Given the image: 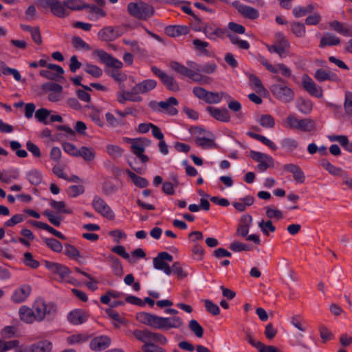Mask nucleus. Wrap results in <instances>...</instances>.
I'll return each mask as SVG.
<instances>
[{"label": "nucleus", "mask_w": 352, "mask_h": 352, "mask_svg": "<svg viewBox=\"0 0 352 352\" xmlns=\"http://www.w3.org/2000/svg\"><path fill=\"white\" fill-rule=\"evenodd\" d=\"M127 11L132 16L142 20L149 19L155 12L153 6L142 1L129 3L127 6Z\"/></svg>", "instance_id": "f257e3e1"}, {"label": "nucleus", "mask_w": 352, "mask_h": 352, "mask_svg": "<svg viewBox=\"0 0 352 352\" xmlns=\"http://www.w3.org/2000/svg\"><path fill=\"white\" fill-rule=\"evenodd\" d=\"M32 307L37 322H41L45 318H49L56 313V307L54 304L46 303L42 300H36Z\"/></svg>", "instance_id": "f03ea898"}, {"label": "nucleus", "mask_w": 352, "mask_h": 352, "mask_svg": "<svg viewBox=\"0 0 352 352\" xmlns=\"http://www.w3.org/2000/svg\"><path fill=\"white\" fill-rule=\"evenodd\" d=\"M270 91L274 97L284 103L290 102L294 98V91L284 84H274Z\"/></svg>", "instance_id": "7ed1b4c3"}, {"label": "nucleus", "mask_w": 352, "mask_h": 352, "mask_svg": "<svg viewBox=\"0 0 352 352\" xmlns=\"http://www.w3.org/2000/svg\"><path fill=\"white\" fill-rule=\"evenodd\" d=\"M133 334L137 340L144 342V344L151 340L156 341L161 344H166L167 342V339L162 334L154 333L148 329H136L133 331Z\"/></svg>", "instance_id": "20e7f679"}, {"label": "nucleus", "mask_w": 352, "mask_h": 352, "mask_svg": "<svg viewBox=\"0 0 352 352\" xmlns=\"http://www.w3.org/2000/svg\"><path fill=\"white\" fill-rule=\"evenodd\" d=\"M151 71L161 80L162 83L165 87L173 92L179 91V85L173 76H171L155 66L151 67Z\"/></svg>", "instance_id": "39448f33"}, {"label": "nucleus", "mask_w": 352, "mask_h": 352, "mask_svg": "<svg viewBox=\"0 0 352 352\" xmlns=\"http://www.w3.org/2000/svg\"><path fill=\"white\" fill-rule=\"evenodd\" d=\"M250 156L252 160L258 162L257 169L260 172H264L269 168L274 166V161L273 158L267 154L258 151H250Z\"/></svg>", "instance_id": "423d86ee"}, {"label": "nucleus", "mask_w": 352, "mask_h": 352, "mask_svg": "<svg viewBox=\"0 0 352 352\" xmlns=\"http://www.w3.org/2000/svg\"><path fill=\"white\" fill-rule=\"evenodd\" d=\"M173 257L166 252H162L153 258V266L156 270L163 271L166 275L172 273L171 267L166 261L172 262Z\"/></svg>", "instance_id": "0eeeda50"}, {"label": "nucleus", "mask_w": 352, "mask_h": 352, "mask_svg": "<svg viewBox=\"0 0 352 352\" xmlns=\"http://www.w3.org/2000/svg\"><path fill=\"white\" fill-rule=\"evenodd\" d=\"M179 102L176 98L170 97L166 101H160L159 102L151 101L149 106L153 109H155V107L157 106L161 109H157L159 111H165L170 116H175L178 113V110L173 106H177Z\"/></svg>", "instance_id": "6e6552de"}, {"label": "nucleus", "mask_w": 352, "mask_h": 352, "mask_svg": "<svg viewBox=\"0 0 352 352\" xmlns=\"http://www.w3.org/2000/svg\"><path fill=\"white\" fill-rule=\"evenodd\" d=\"M92 206L97 212L100 213L104 217L110 220H113L115 218L113 212L101 197L96 196L92 201Z\"/></svg>", "instance_id": "1a4fd4ad"}, {"label": "nucleus", "mask_w": 352, "mask_h": 352, "mask_svg": "<svg viewBox=\"0 0 352 352\" xmlns=\"http://www.w3.org/2000/svg\"><path fill=\"white\" fill-rule=\"evenodd\" d=\"M138 142L131 145V150L142 163L145 164L149 160L148 157L144 154L145 146L148 145L151 142L146 138H138Z\"/></svg>", "instance_id": "9d476101"}, {"label": "nucleus", "mask_w": 352, "mask_h": 352, "mask_svg": "<svg viewBox=\"0 0 352 352\" xmlns=\"http://www.w3.org/2000/svg\"><path fill=\"white\" fill-rule=\"evenodd\" d=\"M278 44L267 45V48L270 53H276L280 58H285L288 54L287 48L289 47V43L282 34H277Z\"/></svg>", "instance_id": "9b49d317"}, {"label": "nucleus", "mask_w": 352, "mask_h": 352, "mask_svg": "<svg viewBox=\"0 0 352 352\" xmlns=\"http://www.w3.org/2000/svg\"><path fill=\"white\" fill-rule=\"evenodd\" d=\"M302 87L312 96L320 98L323 96L322 87L318 86L307 75H304L302 77Z\"/></svg>", "instance_id": "f8f14e48"}, {"label": "nucleus", "mask_w": 352, "mask_h": 352, "mask_svg": "<svg viewBox=\"0 0 352 352\" xmlns=\"http://www.w3.org/2000/svg\"><path fill=\"white\" fill-rule=\"evenodd\" d=\"M259 60L266 69L272 74H277L278 69L284 77L289 78L292 76L291 69L283 63H279L276 65V67H274L263 56H260Z\"/></svg>", "instance_id": "ddd939ff"}, {"label": "nucleus", "mask_w": 352, "mask_h": 352, "mask_svg": "<svg viewBox=\"0 0 352 352\" xmlns=\"http://www.w3.org/2000/svg\"><path fill=\"white\" fill-rule=\"evenodd\" d=\"M43 263L47 270L53 274H58L62 280L67 277L71 273V270L67 266L60 263L49 261H44Z\"/></svg>", "instance_id": "4468645a"}, {"label": "nucleus", "mask_w": 352, "mask_h": 352, "mask_svg": "<svg viewBox=\"0 0 352 352\" xmlns=\"http://www.w3.org/2000/svg\"><path fill=\"white\" fill-rule=\"evenodd\" d=\"M157 87V82L153 79L144 80L142 82L135 84L132 88V93L135 96L139 94H144L154 89Z\"/></svg>", "instance_id": "2eb2a0df"}, {"label": "nucleus", "mask_w": 352, "mask_h": 352, "mask_svg": "<svg viewBox=\"0 0 352 352\" xmlns=\"http://www.w3.org/2000/svg\"><path fill=\"white\" fill-rule=\"evenodd\" d=\"M314 78L321 82L325 80H330L332 82H338L340 78L336 74L333 72L326 70L324 69H318L314 76Z\"/></svg>", "instance_id": "dca6fc26"}, {"label": "nucleus", "mask_w": 352, "mask_h": 352, "mask_svg": "<svg viewBox=\"0 0 352 352\" xmlns=\"http://www.w3.org/2000/svg\"><path fill=\"white\" fill-rule=\"evenodd\" d=\"M207 111L216 120L228 122L230 120L229 111L226 109H218L214 107H207Z\"/></svg>", "instance_id": "f3484780"}, {"label": "nucleus", "mask_w": 352, "mask_h": 352, "mask_svg": "<svg viewBox=\"0 0 352 352\" xmlns=\"http://www.w3.org/2000/svg\"><path fill=\"white\" fill-rule=\"evenodd\" d=\"M283 169L291 173L294 180L298 183L302 184L305 182V174L299 166L294 164H287L283 166Z\"/></svg>", "instance_id": "a211bd4d"}, {"label": "nucleus", "mask_w": 352, "mask_h": 352, "mask_svg": "<svg viewBox=\"0 0 352 352\" xmlns=\"http://www.w3.org/2000/svg\"><path fill=\"white\" fill-rule=\"evenodd\" d=\"M111 344V339L107 336H99L94 338L90 343V348L94 351H102Z\"/></svg>", "instance_id": "6ab92c4d"}, {"label": "nucleus", "mask_w": 352, "mask_h": 352, "mask_svg": "<svg viewBox=\"0 0 352 352\" xmlns=\"http://www.w3.org/2000/svg\"><path fill=\"white\" fill-rule=\"evenodd\" d=\"M204 32L208 38L214 40L217 38H223L226 30L215 25L206 24L204 26Z\"/></svg>", "instance_id": "aec40b11"}, {"label": "nucleus", "mask_w": 352, "mask_h": 352, "mask_svg": "<svg viewBox=\"0 0 352 352\" xmlns=\"http://www.w3.org/2000/svg\"><path fill=\"white\" fill-rule=\"evenodd\" d=\"M31 291V287L25 285L14 291L12 296V300L17 303L22 302L30 296Z\"/></svg>", "instance_id": "412c9836"}, {"label": "nucleus", "mask_w": 352, "mask_h": 352, "mask_svg": "<svg viewBox=\"0 0 352 352\" xmlns=\"http://www.w3.org/2000/svg\"><path fill=\"white\" fill-rule=\"evenodd\" d=\"M20 319L27 324H32L36 321L34 311L32 308L22 306L19 311Z\"/></svg>", "instance_id": "4be33fe9"}, {"label": "nucleus", "mask_w": 352, "mask_h": 352, "mask_svg": "<svg viewBox=\"0 0 352 352\" xmlns=\"http://www.w3.org/2000/svg\"><path fill=\"white\" fill-rule=\"evenodd\" d=\"M189 31V28L186 25H169L165 28L166 34L171 37L186 35Z\"/></svg>", "instance_id": "5701e85b"}, {"label": "nucleus", "mask_w": 352, "mask_h": 352, "mask_svg": "<svg viewBox=\"0 0 352 352\" xmlns=\"http://www.w3.org/2000/svg\"><path fill=\"white\" fill-rule=\"evenodd\" d=\"M187 65L190 67V68H193L196 69L198 72H201L202 73L205 74H212L214 73L217 69V65L214 63H208L205 65H199L195 62L192 61H188Z\"/></svg>", "instance_id": "b1692460"}, {"label": "nucleus", "mask_w": 352, "mask_h": 352, "mask_svg": "<svg viewBox=\"0 0 352 352\" xmlns=\"http://www.w3.org/2000/svg\"><path fill=\"white\" fill-rule=\"evenodd\" d=\"M67 319L72 324L78 325L85 322L87 317L82 310L76 309L68 314Z\"/></svg>", "instance_id": "393cba45"}, {"label": "nucleus", "mask_w": 352, "mask_h": 352, "mask_svg": "<svg viewBox=\"0 0 352 352\" xmlns=\"http://www.w3.org/2000/svg\"><path fill=\"white\" fill-rule=\"evenodd\" d=\"M121 88L122 89V92L118 94V101L120 104H124L126 100L131 102H140L142 100V97L135 96L131 89V91H125L124 87Z\"/></svg>", "instance_id": "a878e982"}, {"label": "nucleus", "mask_w": 352, "mask_h": 352, "mask_svg": "<svg viewBox=\"0 0 352 352\" xmlns=\"http://www.w3.org/2000/svg\"><path fill=\"white\" fill-rule=\"evenodd\" d=\"M50 10L52 13L57 17L64 18L69 15V12L66 8L63 6L59 0H54L50 8Z\"/></svg>", "instance_id": "bb28decb"}, {"label": "nucleus", "mask_w": 352, "mask_h": 352, "mask_svg": "<svg viewBox=\"0 0 352 352\" xmlns=\"http://www.w3.org/2000/svg\"><path fill=\"white\" fill-rule=\"evenodd\" d=\"M340 43V39L336 35L327 33L321 38L319 47L323 48L326 46L338 45Z\"/></svg>", "instance_id": "cd10ccee"}, {"label": "nucleus", "mask_w": 352, "mask_h": 352, "mask_svg": "<svg viewBox=\"0 0 352 352\" xmlns=\"http://www.w3.org/2000/svg\"><path fill=\"white\" fill-rule=\"evenodd\" d=\"M113 26H106L98 32V37L100 41L111 42L116 40L113 34Z\"/></svg>", "instance_id": "c85d7f7f"}, {"label": "nucleus", "mask_w": 352, "mask_h": 352, "mask_svg": "<svg viewBox=\"0 0 352 352\" xmlns=\"http://www.w3.org/2000/svg\"><path fill=\"white\" fill-rule=\"evenodd\" d=\"M238 11L244 17L250 19H255L258 17V11L256 9L248 6H239L238 8Z\"/></svg>", "instance_id": "c756f323"}, {"label": "nucleus", "mask_w": 352, "mask_h": 352, "mask_svg": "<svg viewBox=\"0 0 352 352\" xmlns=\"http://www.w3.org/2000/svg\"><path fill=\"white\" fill-rule=\"evenodd\" d=\"M107 258L111 262V268L114 275L118 277H122L124 274V270L120 261L113 255H109Z\"/></svg>", "instance_id": "7c9ffc66"}, {"label": "nucleus", "mask_w": 352, "mask_h": 352, "mask_svg": "<svg viewBox=\"0 0 352 352\" xmlns=\"http://www.w3.org/2000/svg\"><path fill=\"white\" fill-rule=\"evenodd\" d=\"M320 165L324 168L326 170H327L330 174L336 176H343L344 172L343 170L338 167L333 166L327 160L322 159L320 161Z\"/></svg>", "instance_id": "2f4dec72"}, {"label": "nucleus", "mask_w": 352, "mask_h": 352, "mask_svg": "<svg viewBox=\"0 0 352 352\" xmlns=\"http://www.w3.org/2000/svg\"><path fill=\"white\" fill-rule=\"evenodd\" d=\"M297 107L302 113L309 114L312 111L313 103L309 99L299 98L297 100Z\"/></svg>", "instance_id": "473e14b6"}, {"label": "nucleus", "mask_w": 352, "mask_h": 352, "mask_svg": "<svg viewBox=\"0 0 352 352\" xmlns=\"http://www.w3.org/2000/svg\"><path fill=\"white\" fill-rule=\"evenodd\" d=\"M170 67L173 71L188 78H189L192 70V69H191L190 67L188 68L177 61L170 62Z\"/></svg>", "instance_id": "72a5a7b5"}, {"label": "nucleus", "mask_w": 352, "mask_h": 352, "mask_svg": "<svg viewBox=\"0 0 352 352\" xmlns=\"http://www.w3.org/2000/svg\"><path fill=\"white\" fill-rule=\"evenodd\" d=\"M78 157H82L87 162H91L95 159L96 152L93 148L82 146L79 149Z\"/></svg>", "instance_id": "f704fd0d"}, {"label": "nucleus", "mask_w": 352, "mask_h": 352, "mask_svg": "<svg viewBox=\"0 0 352 352\" xmlns=\"http://www.w3.org/2000/svg\"><path fill=\"white\" fill-rule=\"evenodd\" d=\"M329 26L332 30L343 36H348L351 35L349 28L345 27L343 23L338 21L329 23Z\"/></svg>", "instance_id": "c9c22d12"}, {"label": "nucleus", "mask_w": 352, "mask_h": 352, "mask_svg": "<svg viewBox=\"0 0 352 352\" xmlns=\"http://www.w3.org/2000/svg\"><path fill=\"white\" fill-rule=\"evenodd\" d=\"M42 240L47 246L55 252H61L63 250V245L57 239L54 238L42 237Z\"/></svg>", "instance_id": "e433bc0d"}, {"label": "nucleus", "mask_w": 352, "mask_h": 352, "mask_svg": "<svg viewBox=\"0 0 352 352\" xmlns=\"http://www.w3.org/2000/svg\"><path fill=\"white\" fill-rule=\"evenodd\" d=\"M192 70L190 73L189 78L195 82L200 83L201 85L209 83V77L201 74V72H198L196 69L192 68Z\"/></svg>", "instance_id": "4c0bfd02"}, {"label": "nucleus", "mask_w": 352, "mask_h": 352, "mask_svg": "<svg viewBox=\"0 0 352 352\" xmlns=\"http://www.w3.org/2000/svg\"><path fill=\"white\" fill-rule=\"evenodd\" d=\"M316 127L315 122L309 118H303L299 120L298 129L305 132L313 131Z\"/></svg>", "instance_id": "58836bf2"}, {"label": "nucleus", "mask_w": 352, "mask_h": 352, "mask_svg": "<svg viewBox=\"0 0 352 352\" xmlns=\"http://www.w3.org/2000/svg\"><path fill=\"white\" fill-rule=\"evenodd\" d=\"M195 143L198 146L202 148H216L217 144L212 139L197 137L195 139Z\"/></svg>", "instance_id": "ea45409f"}, {"label": "nucleus", "mask_w": 352, "mask_h": 352, "mask_svg": "<svg viewBox=\"0 0 352 352\" xmlns=\"http://www.w3.org/2000/svg\"><path fill=\"white\" fill-rule=\"evenodd\" d=\"M126 173L136 186L139 188H146L148 185V181L146 178L138 176L130 170H127Z\"/></svg>", "instance_id": "a19ab883"}, {"label": "nucleus", "mask_w": 352, "mask_h": 352, "mask_svg": "<svg viewBox=\"0 0 352 352\" xmlns=\"http://www.w3.org/2000/svg\"><path fill=\"white\" fill-rule=\"evenodd\" d=\"M224 94H225V93H223V92L219 94L217 92H212V91H208L204 101L208 104L219 103L222 99V96H223Z\"/></svg>", "instance_id": "79ce46f5"}, {"label": "nucleus", "mask_w": 352, "mask_h": 352, "mask_svg": "<svg viewBox=\"0 0 352 352\" xmlns=\"http://www.w3.org/2000/svg\"><path fill=\"white\" fill-rule=\"evenodd\" d=\"M27 179L30 184L37 186L42 182V175L36 170H32L28 173Z\"/></svg>", "instance_id": "37998d69"}, {"label": "nucleus", "mask_w": 352, "mask_h": 352, "mask_svg": "<svg viewBox=\"0 0 352 352\" xmlns=\"http://www.w3.org/2000/svg\"><path fill=\"white\" fill-rule=\"evenodd\" d=\"M188 327L190 331H192L197 338H200L203 337L204 332V328L196 320H190Z\"/></svg>", "instance_id": "c03bdc74"}, {"label": "nucleus", "mask_w": 352, "mask_h": 352, "mask_svg": "<svg viewBox=\"0 0 352 352\" xmlns=\"http://www.w3.org/2000/svg\"><path fill=\"white\" fill-rule=\"evenodd\" d=\"M172 272L177 275L179 279H183L188 276V272L184 270L182 265L179 262L173 263L171 267Z\"/></svg>", "instance_id": "a18cd8bd"}, {"label": "nucleus", "mask_w": 352, "mask_h": 352, "mask_svg": "<svg viewBox=\"0 0 352 352\" xmlns=\"http://www.w3.org/2000/svg\"><path fill=\"white\" fill-rule=\"evenodd\" d=\"M107 153L113 159L120 157L123 154V149L119 146L108 144L107 146Z\"/></svg>", "instance_id": "49530a36"}, {"label": "nucleus", "mask_w": 352, "mask_h": 352, "mask_svg": "<svg viewBox=\"0 0 352 352\" xmlns=\"http://www.w3.org/2000/svg\"><path fill=\"white\" fill-rule=\"evenodd\" d=\"M166 330L171 328H179L183 325L182 320L179 317L164 318Z\"/></svg>", "instance_id": "de8ad7c7"}, {"label": "nucleus", "mask_w": 352, "mask_h": 352, "mask_svg": "<svg viewBox=\"0 0 352 352\" xmlns=\"http://www.w3.org/2000/svg\"><path fill=\"white\" fill-rule=\"evenodd\" d=\"M84 70L86 73L91 75L94 78H99L103 74L102 69L101 68L91 64H87L84 68Z\"/></svg>", "instance_id": "09e8293b"}, {"label": "nucleus", "mask_w": 352, "mask_h": 352, "mask_svg": "<svg viewBox=\"0 0 352 352\" xmlns=\"http://www.w3.org/2000/svg\"><path fill=\"white\" fill-rule=\"evenodd\" d=\"M248 78L251 83V85L253 87V89H255V91L257 93H261L265 90V87L262 85L261 80L256 76L254 74H250L248 76Z\"/></svg>", "instance_id": "8fccbe9b"}, {"label": "nucleus", "mask_w": 352, "mask_h": 352, "mask_svg": "<svg viewBox=\"0 0 352 352\" xmlns=\"http://www.w3.org/2000/svg\"><path fill=\"white\" fill-rule=\"evenodd\" d=\"M314 7L312 4H309L306 7H295L293 9V14L296 17H301L305 16L307 13L312 12Z\"/></svg>", "instance_id": "3c124183"}, {"label": "nucleus", "mask_w": 352, "mask_h": 352, "mask_svg": "<svg viewBox=\"0 0 352 352\" xmlns=\"http://www.w3.org/2000/svg\"><path fill=\"white\" fill-rule=\"evenodd\" d=\"M23 263L32 269H36L39 267V262L33 258L32 253L28 252L24 254Z\"/></svg>", "instance_id": "603ef678"}, {"label": "nucleus", "mask_w": 352, "mask_h": 352, "mask_svg": "<svg viewBox=\"0 0 352 352\" xmlns=\"http://www.w3.org/2000/svg\"><path fill=\"white\" fill-rule=\"evenodd\" d=\"M43 215L45 216L54 226L58 227L60 226L62 218L59 216H56L53 211L49 210H45Z\"/></svg>", "instance_id": "864d4df0"}, {"label": "nucleus", "mask_w": 352, "mask_h": 352, "mask_svg": "<svg viewBox=\"0 0 352 352\" xmlns=\"http://www.w3.org/2000/svg\"><path fill=\"white\" fill-rule=\"evenodd\" d=\"M259 123L263 127L265 128L272 129L275 126L274 119L270 114H265L261 116Z\"/></svg>", "instance_id": "5fc2aeb1"}, {"label": "nucleus", "mask_w": 352, "mask_h": 352, "mask_svg": "<svg viewBox=\"0 0 352 352\" xmlns=\"http://www.w3.org/2000/svg\"><path fill=\"white\" fill-rule=\"evenodd\" d=\"M258 227L261 228V231L266 236L269 235V231L271 232H274L276 230L275 226L273 225L272 222L270 220L267 221H264L262 220L258 223Z\"/></svg>", "instance_id": "6e6d98bb"}, {"label": "nucleus", "mask_w": 352, "mask_h": 352, "mask_svg": "<svg viewBox=\"0 0 352 352\" xmlns=\"http://www.w3.org/2000/svg\"><path fill=\"white\" fill-rule=\"evenodd\" d=\"M85 187L82 185H72L67 190V195L71 197H76L85 192Z\"/></svg>", "instance_id": "4d7b16f0"}, {"label": "nucleus", "mask_w": 352, "mask_h": 352, "mask_svg": "<svg viewBox=\"0 0 352 352\" xmlns=\"http://www.w3.org/2000/svg\"><path fill=\"white\" fill-rule=\"evenodd\" d=\"M2 74L4 75L11 74L14 76V79L17 81L21 80V74L16 69L7 67L3 62L1 63Z\"/></svg>", "instance_id": "13d9d810"}, {"label": "nucleus", "mask_w": 352, "mask_h": 352, "mask_svg": "<svg viewBox=\"0 0 352 352\" xmlns=\"http://www.w3.org/2000/svg\"><path fill=\"white\" fill-rule=\"evenodd\" d=\"M319 333L323 343L332 340L333 336L331 331L324 325L319 327Z\"/></svg>", "instance_id": "bf43d9fd"}, {"label": "nucleus", "mask_w": 352, "mask_h": 352, "mask_svg": "<svg viewBox=\"0 0 352 352\" xmlns=\"http://www.w3.org/2000/svg\"><path fill=\"white\" fill-rule=\"evenodd\" d=\"M50 206L54 209L56 210L57 211L65 214H72V210L70 209H66L65 208V203L63 201H57L55 200H52L50 202Z\"/></svg>", "instance_id": "052dcab7"}, {"label": "nucleus", "mask_w": 352, "mask_h": 352, "mask_svg": "<svg viewBox=\"0 0 352 352\" xmlns=\"http://www.w3.org/2000/svg\"><path fill=\"white\" fill-rule=\"evenodd\" d=\"M229 248L233 252L250 251L251 248L245 243L234 241L229 245Z\"/></svg>", "instance_id": "680f3d73"}, {"label": "nucleus", "mask_w": 352, "mask_h": 352, "mask_svg": "<svg viewBox=\"0 0 352 352\" xmlns=\"http://www.w3.org/2000/svg\"><path fill=\"white\" fill-rule=\"evenodd\" d=\"M292 32L298 37H302L305 34V28L303 23L295 22L291 25Z\"/></svg>", "instance_id": "e2e57ef3"}, {"label": "nucleus", "mask_w": 352, "mask_h": 352, "mask_svg": "<svg viewBox=\"0 0 352 352\" xmlns=\"http://www.w3.org/2000/svg\"><path fill=\"white\" fill-rule=\"evenodd\" d=\"M153 316V314L146 312H141L137 314L136 318L140 322L151 327Z\"/></svg>", "instance_id": "0e129e2a"}, {"label": "nucleus", "mask_w": 352, "mask_h": 352, "mask_svg": "<svg viewBox=\"0 0 352 352\" xmlns=\"http://www.w3.org/2000/svg\"><path fill=\"white\" fill-rule=\"evenodd\" d=\"M205 308L208 312L212 314L213 316H218L220 314V309L219 306L214 304L210 300H204Z\"/></svg>", "instance_id": "69168bd1"}, {"label": "nucleus", "mask_w": 352, "mask_h": 352, "mask_svg": "<svg viewBox=\"0 0 352 352\" xmlns=\"http://www.w3.org/2000/svg\"><path fill=\"white\" fill-rule=\"evenodd\" d=\"M73 47L76 50H89V45L86 43L80 37L74 36L72 38Z\"/></svg>", "instance_id": "338daca9"}, {"label": "nucleus", "mask_w": 352, "mask_h": 352, "mask_svg": "<svg viewBox=\"0 0 352 352\" xmlns=\"http://www.w3.org/2000/svg\"><path fill=\"white\" fill-rule=\"evenodd\" d=\"M344 107L346 113L352 116V93L349 91L345 93Z\"/></svg>", "instance_id": "774afa93"}]
</instances>
